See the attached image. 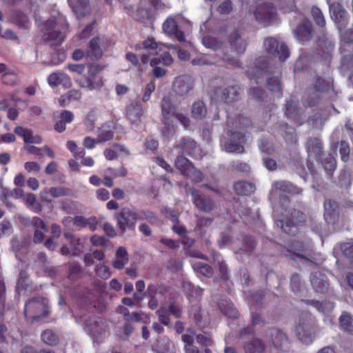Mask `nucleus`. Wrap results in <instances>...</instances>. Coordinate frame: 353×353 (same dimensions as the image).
<instances>
[{
	"label": "nucleus",
	"mask_w": 353,
	"mask_h": 353,
	"mask_svg": "<svg viewBox=\"0 0 353 353\" xmlns=\"http://www.w3.org/2000/svg\"><path fill=\"white\" fill-rule=\"evenodd\" d=\"M161 122L163 127L161 130V134L165 137H170L176 133L178 125L176 121H179L187 130L190 125V120L188 113L179 110L173 103L169 96H164L161 103Z\"/></svg>",
	"instance_id": "nucleus-1"
},
{
	"label": "nucleus",
	"mask_w": 353,
	"mask_h": 353,
	"mask_svg": "<svg viewBox=\"0 0 353 353\" xmlns=\"http://www.w3.org/2000/svg\"><path fill=\"white\" fill-rule=\"evenodd\" d=\"M68 31L69 24L61 14L50 18L43 23L42 27L44 39L55 41L59 46L65 40Z\"/></svg>",
	"instance_id": "nucleus-2"
},
{
	"label": "nucleus",
	"mask_w": 353,
	"mask_h": 353,
	"mask_svg": "<svg viewBox=\"0 0 353 353\" xmlns=\"http://www.w3.org/2000/svg\"><path fill=\"white\" fill-rule=\"evenodd\" d=\"M281 255L296 263L312 264L311 255L303 241L292 240L287 243L281 250Z\"/></svg>",
	"instance_id": "nucleus-3"
},
{
	"label": "nucleus",
	"mask_w": 353,
	"mask_h": 353,
	"mask_svg": "<svg viewBox=\"0 0 353 353\" xmlns=\"http://www.w3.org/2000/svg\"><path fill=\"white\" fill-rule=\"evenodd\" d=\"M23 314L28 322L33 323L48 317L50 314L48 300L34 297L26 302Z\"/></svg>",
	"instance_id": "nucleus-4"
},
{
	"label": "nucleus",
	"mask_w": 353,
	"mask_h": 353,
	"mask_svg": "<svg viewBox=\"0 0 353 353\" xmlns=\"http://www.w3.org/2000/svg\"><path fill=\"white\" fill-rule=\"evenodd\" d=\"M103 70V66L98 63H91L88 65L87 74L81 77L77 80L78 85L88 90L100 89L103 83L102 79L99 76Z\"/></svg>",
	"instance_id": "nucleus-5"
},
{
	"label": "nucleus",
	"mask_w": 353,
	"mask_h": 353,
	"mask_svg": "<svg viewBox=\"0 0 353 353\" xmlns=\"http://www.w3.org/2000/svg\"><path fill=\"white\" fill-rule=\"evenodd\" d=\"M149 4L155 10H160L165 8V4L161 0H140L139 7L136 12H133L132 8L125 7L128 14L132 16L136 21L145 23L153 18V13L150 8H145Z\"/></svg>",
	"instance_id": "nucleus-6"
},
{
	"label": "nucleus",
	"mask_w": 353,
	"mask_h": 353,
	"mask_svg": "<svg viewBox=\"0 0 353 353\" xmlns=\"http://www.w3.org/2000/svg\"><path fill=\"white\" fill-rule=\"evenodd\" d=\"M296 333L299 341L305 344H310L316 336V325L314 318L310 314H305L299 319L296 326Z\"/></svg>",
	"instance_id": "nucleus-7"
},
{
	"label": "nucleus",
	"mask_w": 353,
	"mask_h": 353,
	"mask_svg": "<svg viewBox=\"0 0 353 353\" xmlns=\"http://www.w3.org/2000/svg\"><path fill=\"white\" fill-rule=\"evenodd\" d=\"M139 214L134 209L125 207L116 215L117 226L120 232L123 234L127 230L134 232Z\"/></svg>",
	"instance_id": "nucleus-8"
},
{
	"label": "nucleus",
	"mask_w": 353,
	"mask_h": 353,
	"mask_svg": "<svg viewBox=\"0 0 353 353\" xmlns=\"http://www.w3.org/2000/svg\"><path fill=\"white\" fill-rule=\"evenodd\" d=\"M174 165L183 176L190 178L194 182H201L203 179V173L197 170L193 163L183 154L177 155Z\"/></svg>",
	"instance_id": "nucleus-9"
},
{
	"label": "nucleus",
	"mask_w": 353,
	"mask_h": 353,
	"mask_svg": "<svg viewBox=\"0 0 353 353\" xmlns=\"http://www.w3.org/2000/svg\"><path fill=\"white\" fill-rule=\"evenodd\" d=\"M316 44L318 55L327 64V65H330L332 58L334 43L328 37L327 34L324 31V30H320L318 34Z\"/></svg>",
	"instance_id": "nucleus-10"
},
{
	"label": "nucleus",
	"mask_w": 353,
	"mask_h": 353,
	"mask_svg": "<svg viewBox=\"0 0 353 353\" xmlns=\"http://www.w3.org/2000/svg\"><path fill=\"white\" fill-rule=\"evenodd\" d=\"M240 87L238 85L227 87L215 88L212 97L217 101H221L227 104L236 102L240 99Z\"/></svg>",
	"instance_id": "nucleus-11"
},
{
	"label": "nucleus",
	"mask_w": 353,
	"mask_h": 353,
	"mask_svg": "<svg viewBox=\"0 0 353 353\" xmlns=\"http://www.w3.org/2000/svg\"><path fill=\"white\" fill-rule=\"evenodd\" d=\"M263 44L267 52L274 57H278L281 61H285L290 56L288 46L284 43H280L274 37L265 39Z\"/></svg>",
	"instance_id": "nucleus-12"
},
{
	"label": "nucleus",
	"mask_w": 353,
	"mask_h": 353,
	"mask_svg": "<svg viewBox=\"0 0 353 353\" xmlns=\"http://www.w3.org/2000/svg\"><path fill=\"white\" fill-rule=\"evenodd\" d=\"M228 134L229 138L224 144L225 151L231 153H243L244 147L242 143L245 141V132L230 130Z\"/></svg>",
	"instance_id": "nucleus-13"
},
{
	"label": "nucleus",
	"mask_w": 353,
	"mask_h": 353,
	"mask_svg": "<svg viewBox=\"0 0 353 353\" xmlns=\"http://www.w3.org/2000/svg\"><path fill=\"white\" fill-rule=\"evenodd\" d=\"M176 148L180 150V154H187L194 159H201L203 151L197 143L188 137H183Z\"/></svg>",
	"instance_id": "nucleus-14"
},
{
	"label": "nucleus",
	"mask_w": 353,
	"mask_h": 353,
	"mask_svg": "<svg viewBox=\"0 0 353 353\" xmlns=\"http://www.w3.org/2000/svg\"><path fill=\"white\" fill-rule=\"evenodd\" d=\"M276 8L272 3L268 2L259 5L254 11L256 20L264 24L270 23L276 19Z\"/></svg>",
	"instance_id": "nucleus-15"
},
{
	"label": "nucleus",
	"mask_w": 353,
	"mask_h": 353,
	"mask_svg": "<svg viewBox=\"0 0 353 353\" xmlns=\"http://www.w3.org/2000/svg\"><path fill=\"white\" fill-rule=\"evenodd\" d=\"M194 87L193 78L188 74H183L175 78L172 88L175 93L180 96L188 94Z\"/></svg>",
	"instance_id": "nucleus-16"
},
{
	"label": "nucleus",
	"mask_w": 353,
	"mask_h": 353,
	"mask_svg": "<svg viewBox=\"0 0 353 353\" xmlns=\"http://www.w3.org/2000/svg\"><path fill=\"white\" fill-rule=\"evenodd\" d=\"M323 216L327 224L334 225L338 223L340 216L339 204L332 199H326L323 203Z\"/></svg>",
	"instance_id": "nucleus-17"
},
{
	"label": "nucleus",
	"mask_w": 353,
	"mask_h": 353,
	"mask_svg": "<svg viewBox=\"0 0 353 353\" xmlns=\"http://www.w3.org/2000/svg\"><path fill=\"white\" fill-rule=\"evenodd\" d=\"M268 341L276 349H281L289 343L287 333L282 329L272 327L268 331Z\"/></svg>",
	"instance_id": "nucleus-18"
},
{
	"label": "nucleus",
	"mask_w": 353,
	"mask_h": 353,
	"mask_svg": "<svg viewBox=\"0 0 353 353\" xmlns=\"http://www.w3.org/2000/svg\"><path fill=\"white\" fill-rule=\"evenodd\" d=\"M103 54L102 40L99 37L92 38L85 50V57L88 60L98 61Z\"/></svg>",
	"instance_id": "nucleus-19"
},
{
	"label": "nucleus",
	"mask_w": 353,
	"mask_h": 353,
	"mask_svg": "<svg viewBox=\"0 0 353 353\" xmlns=\"http://www.w3.org/2000/svg\"><path fill=\"white\" fill-rule=\"evenodd\" d=\"M193 203L195 206L200 210L209 212L214 208V204L213 201L208 196L201 194L197 190L191 191Z\"/></svg>",
	"instance_id": "nucleus-20"
},
{
	"label": "nucleus",
	"mask_w": 353,
	"mask_h": 353,
	"mask_svg": "<svg viewBox=\"0 0 353 353\" xmlns=\"http://www.w3.org/2000/svg\"><path fill=\"white\" fill-rule=\"evenodd\" d=\"M310 282L314 290L319 293L325 294L330 292V284L324 274L314 272L310 276Z\"/></svg>",
	"instance_id": "nucleus-21"
},
{
	"label": "nucleus",
	"mask_w": 353,
	"mask_h": 353,
	"mask_svg": "<svg viewBox=\"0 0 353 353\" xmlns=\"http://www.w3.org/2000/svg\"><path fill=\"white\" fill-rule=\"evenodd\" d=\"M255 67L253 71H248V74L251 79L256 81V83H259V79L261 77L265 75L269 67V59L267 57H259L256 59Z\"/></svg>",
	"instance_id": "nucleus-22"
},
{
	"label": "nucleus",
	"mask_w": 353,
	"mask_h": 353,
	"mask_svg": "<svg viewBox=\"0 0 353 353\" xmlns=\"http://www.w3.org/2000/svg\"><path fill=\"white\" fill-rule=\"evenodd\" d=\"M125 117L132 123L140 121L144 114V109L139 101H132L125 106Z\"/></svg>",
	"instance_id": "nucleus-23"
},
{
	"label": "nucleus",
	"mask_w": 353,
	"mask_h": 353,
	"mask_svg": "<svg viewBox=\"0 0 353 353\" xmlns=\"http://www.w3.org/2000/svg\"><path fill=\"white\" fill-rule=\"evenodd\" d=\"M296 38L301 42L309 41L312 36V23L305 19L297 26L294 31Z\"/></svg>",
	"instance_id": "nucleus-24"
},
{
	"label": "nucleus",
	"mask_w": 353,
	"mask_h": 353,
	"mask_svg": "<svg viewBox=\"0 0 353 353\" xmlns=\"http://www.w3.org/2000/svg\"><path fill=\"white\" fill-rule=\"evenodd\" d=\"M48 83L52 87L62 85L64 88H70L72 86V81L70 77L61 72L51 73L48 77Z\"/></svg>",
	"instance_id": "nucleus-25"
},
{
	"label": "nucleus",
	"mask_w": 353,
	"mask_h": 353,
	"mask_svg": "<svg viewBox=\"0 0 353 353\" xmlns=\"http://www.w3.org/2000/svg\"><path fill=\"white\" fill-rule=\"evenodd\" d=\"M163 29L168 34L175 37L179 41H185L184 33L179 28L177 22L174 18H167L163 24Z\"/></svg>",
	"instance_id": "nucleus-26"
},
{
	"label": "nucleus",
	"mask_w": 353,
	"mask_h": 353,
	"mask_svg": "<svg viewBox=\"0 0 353 353\" xmlns=\"http://www.w3.org/2000/svg\"><path fill=\"white\" fill-rule=\"evenodd\" d=\"M229 43L233 50L238 54H242L245 52L248 42L243 39L239 30H234L231 32L228 38Z\"/></svg>",
	"instance_id": "nucleus-27"
},
{
	"label": "nucleus",
	"mask_w": 353,
	"mask_h": 353,
	"mask_svg": "<svg viewBox=\"0 0 353 353\" xmlns=\"http://www.w3.org/2000/svg\"><path fill=\"white\" fill-rule=\"evenodd\" d=\"M14 132L21 137L26 144H41L42 143V137L40 135H34L31 130L25 128L22 126H17L14 129Z\"/></svg>",
	"instance_id": "nucleus-28"
},
{
	"label": "nucleus",
	"mask_w": 353,
	"mask_h": 353,
	"mask_svg": "<svg viewBox=\"0 0 353 353\" xmlns=\"http://www.w3.org/2000/svg\"><path fill=\"white\" fill-rule=\"evenodd\" d=\"M285 115L288 119L294 121L299 125L304 122L299 108H297L296 103L292 99L288 101L285 104Z\"/></svg>",
	"instance_id": "nucleus-29"
},
{
	"label": "nucleus",
	"mask_w": 353,
	"mask_h": 353,
	"mask_svg": "<svg viewBox=\"0 0 353 353\" xmlns=\"http://www.w3.org/2000/svg\"><path fill=\"white\" fill-rule=\"evenodd\" d=\"M68 1L78 19L83 17L88 12L89 0H68Z\"/></svg>",
	"instance_id": "nucleus-30"
},
{
	"label": "nucleus",
	"mask_w": 353,
	"mask_h": 353,
	"mask_svg": "<svg viewBox=\"0 0 353 353\" xmlns=\"http://www.w3.org/2000/svg\"><path fill=\"white\" fill-rule=\"evenodd\" d=\"M114 134V126L113 123L107 122L99 128L97 138L100 143H103L112 139Z\"/></svg>",
	"instance_id": "nucleus-31"
},
{
	"label": "nucleus",
	"mask_w": 353,
	"mask_h": 353,
	"mask_svg": "<svg viewBox=\"0 0 353 353\" xmlns=\"http://www.w3.org/2000/svg\"><path fill=\"white\" fill-rule=\"evenodd\" d=\"M274 185L276 190L291 195H299L303 192L301 188L287 181H276Z\"/></svg>",
	"instance_id": "nucleus-32"
},
{
	"label": "nucleus",
	"mask_w": 353,
	"mask_h": 353,
	"mask_svg": "<svg viewBox=\"0 0 353 353\" xmlns=\"http://www.w3.org/2000/svg\"><path fill=\"white\" fill-rule=\"evenodd\" d=\"M306 147L310 153L314 154L316 159H321V156L325 155L321 141L319 138H310L307 141Z\"/></svg>",
	"instance_id": "nucleus-33"
},
{
	"label": "nucleus",
	"mask_w": 353,
	"mask_h": 353,
	"mask_svg": "<svg viewBox=\"0 0 353 353\" xmlns=\"http://www.w3.org/2000/svg\"><path fill=\"white\" fill-rule=\"evenodd\" d=\"M305 303L313 306L317 311L324 315H329L334 308V303L331 301L320 302L316 300H306Z\"/></svg>",
	"instance_id": "nucleus-34"
},
{
	"label": "nucleus",
	"mask_w": 353,
	"mask_h": 353,
	"mask_svg": "<svg viewBox=\"0 0 353 353\" xmlns=\"http://www.w3.org/2000/svg\"><path fill=\"white\" fill-rule=\"evenodd\" d=\"M64 236L70 240L72 256H79L83 253L84 245L80 238L76 237L70 233H65Z\"/></svg>",
	"instance_id": "nucleus-35"
},
{
	"label": "nucleus",
	"mask_w": 353,
	"mask_h": 353,
	"mask_svg": "<svg viewBox=\"0 0 353 353\" xmlns=\"http://www.w3.org/2000/svg\"><path fill=\"white\" fill-rule=\"evenodd\" d=\"M243 348L245 353H264L265 345L262 339L254 338L245 343Z\"/></svg>",
	"instance_id": "nucleus-36"
},
{
	"label": "nucleus",
	"mask_w": 353,
	"mask_h": 353,
	"mask_svg": "<svg viewBox=\"0 0 353 353\" xmlns=\"http://www.w3.org/2000/svg\"><path fill=\"white\" fill-rule=\"evenodd\" d=\"M191 334H184L181 336V340L184 343V349L185 353H201L197 347L194 345V335L196 332L194 330H188Z\"/></svg>",
	"instance_id": "nucleus-37"
},
{
	"label": "nucleus",
	"mask_w": 353,
	"mask_h": 353,
	"mask_svg": "<svg viewBox=\"0 0 353 353\" xmlns=\"http://www.w3.org/2000/svg\"><path fill=\"white\" fill-rule=\"evenodd\" d=\"M233 187L235 192L241 196H249L255 191L254 184L245 181L236 182Z\"/></svg>",
	"instance_id": "nucleus-38"
},
{
	"label": "nucleus",
	"mask_w": 353,
	"mask_h": 353,
	"mask_svg": "<svg viewBox=\"0 0 353 353\" xmlns=\"http://www.w3.org/2000/svg\"><path fill=\"white\" fill-rule=\"evenodd\" d=\"M316 160L322 164L324 170L329 175L332 174L336 168V161L332 154L325 153V155L321 156V159Z\"/></svg>",
	"instance_id": "nucleus-39"
},
{
	"label": "nucleus",
	"mask_w": 353,
	"mask_h": 353,
	"mask_svg": "<svg viewBox=\"0 0 353 353\" xmlns=\"http://www.w3.org/2000/svg\"><path fill=\"white\" fill-rule=\"evenodd\" d=\"M276 223L277 226L281 227L284 233L288 235L294 236L299 232L298 225L290 219L278 220Z\"/></svg>",
	"instance_id": "nucleus-40"
},
{
	"label": "nucleus",
	"mask_w": 353,
	"mask_h": 353,
	"mask_svg": "<svg viewBox=\"0 0 353 353\" xmlns=\"http://www.w3.org/2000/svg\"><path fill=\"white\" fill-rule=\"evenodd\" d=\"M219 307L223 314L232 319L239 317V311L230 301H224L219 303Z\"/></svg>",
	"instance_id": "nucleus-41"
},
{
	"label": "nucleus",
	"mask_w": 353,
	"mask_h": 353,
	"mask_svg": "<svg viewBox=\"0 0 353 353\" xmlns=\"http://www.w3.org/2000/svg\"><path fill=\"white\" fill-rule=\"evenodd\" d=\"M330 12L331 17L337 23L341 22L346 15V10L337 2H334L330 5Z\"/></svg>",
	"instance_id": "nucleus-42"
},
{
	"label": "nucleus",
	"mask_w": 353,
	"mask_h": 353,
	"mask_svg": "<svg viewBox=\"0 0 353 353\" xmlns=\"http://www.w3.org/2000/svg\"><path fill=\"white\" fill-rule=\"evenodd\" d=\"M192 117L195 119H203L207 114V108L203 101L198 100L192 105Z\"/></svg>",
	"instance_id": "nucleus-43"
},
{
	"label": "nucleus",
	"mask_w": 353,
	"mask_h": 353,
	"mask_svg": "<svg viewBox=\"0 0 353 353\" xmlns=\"http://www.w3.org/2000/svg\"><path fill=\"white\" fill-rule=\"evenodd\" d=\"M41 338L44 343L50 346H55L59 342V336L50 329L44 330L41 335Z\"/></svg>",
	"instance_id": "nucleus-44"
},
{
	"label": "nucleus",
	"mask_w": 353,
	"mask_h": 353,
	"mask_svg": "<svg viewBox=\"0 0 353 353\" xmlns=\"http://www.w3.org/2000/svg\"><path fill=\"white\" fill-rule=\"evenodd\" d=\"M314 90L319 93L328 92L333 88V84L330 81H326L319 77H316L313 83Z\"/></svg>",
	"instance_id": "nucleus-45"
},
{
	"label": "nucleus",
	"mask_w": 353,
	"mask_h": 353,
	"mask_svg": "<svg viewBox=\"0 0 353 353\" xmlns=\"http://www.w3.org/2000/svg\"><path fill=\"white\" fill-rule=\"evenodd\" d=\"M267 84L269 90L272 92L278 98L283 95L281 79L278 77H270L267 79Z\"/></svg>",
	"instance_id": "nucleus-46"
},
{
	"label": "nucleus",
	"mask_w": 353,
	"mask_h": 353,
	"mask_svg": "<svg viewBox=\"0 0 353 353\" xmlns=\"http://www.w3.org/2000/svg\"><path fill=\"white\" fill-rule=\"evenodd\" d=\"M104 259V252L99 250H95L84 255V262L87 264H93L95 262H101Z\"/></svg>",
	"instance_id": "nucleus-47"
},
{
	"label": "nucleus",
	"mask_w": 353,
	"mask_h": 353,
	"mask_svg": "<svg viewBox=\"0 0 353 353\" xmlns=\"http://www.w3.org/2000/svg\"><path fill=\"white\" fill-rule=\"evenodd\" d=\"M353 43V29H348L344 31L341 35V47L340 51L341 54H344L347 50V46Z\"/></svg>",
	"instance_id": "nucleus-48"
},
{
	"label": "nucleus",
	"mask_w": 353,
	"mask_h": 353,
	"mask_svg": "<svg viewBox=\"0 0 353 353\" xmlns=\"http://www.w3.org/2000/svg\"><path fill=\"white\" fill-rule=\"evenodd\" d=\"M116 259L113 261L112 265H125L129 261V256L127 249L125 247H119L115 253Z\"/></svg>",
	"instance_id": "nucleus-49"
},
{
	"label": "nucleus",
	"mask_w": 353,
	"mask_h": 353,
	"mask_svg": "<svg viewBox=\"0 0 353 353\" xmlns=\"http://www.w3.org/2000/svg\"><path fill=\"white\" fill-rule=\"evenodd\" d=\"M173 63V59L169 52H163L159 57L152 58L150 60L151 66H156L159 63L165 65H170Z\"/></svg>",
	"instance_id": "nucleus-50"
},
{
	"label": "nucleus",
	"mask_w": 353,
	"mask_h": 353,
	"mask_svg": "<svg viewBox=\"0 0 353 353\" xmlns=\"http://www.w3.org/2000/svg\"><path fill=\"white\" fill-rule=\"evenodd\" d=\"M13 19L15 24L20 28L28 29L30 27L31 22L28 17L23 12H17Z\"/></svg>",
	"instance_id": "nucleus-51"
},
{
	"label": "nucleus",
	"mask_w": 353,
	"mask_h": 353,
	"mask_svg": "<svg viewBox=\"0 0 353 353\" xmlns=\"http://www.w3.org/2000/svg\"><path fill=\"white\" fill-rule=\"evenodd\" d=\"M339 323L341 327L345 331H353V319L346 312L341 314L339 318Z\"/></svg>",
	"instance_id": "nucleus-52"
},
{
	"label": "nucleus",
	"mask_w": 353,
	"mask_h": 353,
	"mask_svg": "<svg viewBox=\"0 0 353 353\" xmlns=\"http://www.w3.org/2000/svg\"><path fill=\"white\" fill-rule=\"evenodd\" d=\"M139 220L140 221H147L150 224H155L158 221V217L156 214L149 210H142L139 212Z\"/></svg>",
	"instance_id": "nucleus-53"
},
{
	"label": "nucleus",
	"mask_w": 353,
	"mask_h": 353,
	"mask_svg": "<svg viewBox=\"0 0 353 353\" xmlns=\"http://www.w3.org/2000/svg\"><path fill=\"white\" fill-rule=\"evenodd\" d=\"M339 248L343 254L353 261V239L339 243Z\"/></svg>",
	"instance_id": "nucleus-54"
},
{
	"label": "nucleus",
	"mask_w": 353,
	"mask_h": 353,
	"mask_svg": "<svg viewBox=\"0 0 353 353\" xmlns=\"http://www.w3.org/2000/svg\"><path fill=\"white\" fill-rule=\"evenodd\" d=\"M143 48L151 55L157 54L159 44L155 41L154 38H148L143 42Z\"/></svg>",
	"instance_id": "nucleus-55"
},
{
	"label": "nucleus",
	"mask_w": 353,
	"mask_h": 353,
	"mask_svg": "<svg viewBox=\"0 0 353 353\" xmlns=\"http://www.w3.org/2000/svg\"><path fill=\"white\" fill-rule=\"evenodd\" d=\"M311 14L316 24L321 28L325 26V20L321 10L316 6H313L311 10Z\"/></svg>",
	"instance_id": "nucleus-56"
},
{
	"label": "nucleus",
	"mask_w": 353,
	"mask_h": 353,
	"mask_svg": "<svg viewBox=\"0 0 353 353\" xmlns=\"http://www.w3.org/2000/svg\"><path fill=\"white\" fill-rule=\"evenodd\" d=\"M28 279V274L26 270H21L19 272V278L18 279L16 291L20 294L22 291L26 290L28 285L26 280Z\"/></svg>",
	"instance_id": "nucleus-57"
},
{
	"label": "nucleus",
	"mask_w": 353,
	"mask_h": 353,
	"mask_svg": "<svg viewBox=\"0 0 353 353\" xmlns=\"http://www.w3.org/2000/svg\"><path fill=\"white\" fill-rule=\"evenodd\" d=\"M86 221L87 219L82 216H76L73 219L71 217H65L63 221V224H66L67 223L73 222L74 226L79 229L86 228Z\"/></svg>",
	"instance_id": "nucleus-58"
},
{
	"label": "nucleus",
	"mask_w": 353,
	"mask_h": 353,
	"mask_svg": "<svg viewBox=\"0 0 353 353\" xmlns=\"http://www.w3.org/2000/svg\"><path fill=\"white\" fill-rule=\"evenodd\" d=\"M160 323L165 326L170 325V312L165 307H161L157 311Z\"/></svg>",
	"instance_id": "nucleus-59"
},
{
	"label": "nucleus",
	"mask_w": 353,
	"mask_h": 353,
	"mask_svg": "<svg viewBox=\"0 0 353 353\" xmlns=\"http://www.w3.org/2000/svg\"><path fill=\"white\" fill-rule=\"evenodd\" d=\"M120 312L123 315V319L126 321L139 322L141 320V316L138 312H132L130 314L128 310L125 307H121Z\"/></svg>",
	"instance_id": "nucleus-60"
},
{
	"label": "nucleus",
	"mask_w": 353,
	"mask_h": 353,
	"mask_svg": "<svg viewBox=\"0 0 353 353\" xmlns=\"http://www.w3.org/2000/svg\"><path fill=\"white\" fill-rule=\"evenodd\" d=\"M248 95L257 101H262L265 96V92L261 88H252L248 91Z\"/></svg>",
	"instance_id": "nucleus-61"
},
{
	"label": "nucleus",
	"mask_w": 353,
	"mask_h": 353,
	"mask_svg": "<svg viewBox=\"0 0 353 353\" xmlns=\"http://www.w3.org/2000/svg\"><path fill=\"white\" fill-rule=\"evenodd\" d=\"M66 148L73 153V156L77 159L83 157L85 152L83 149H78L77 143L74 141H68L66 143Z\"/></svg>",
	"instance_id": "nucleus-62"
},
{
	"label": "nucleus",
	"mask_w": 353,
	"mask_h": 353,
	"mask_svg": "<svg viewBox=\"0 0 353 353\" xmlns=\"http://www.w3.org/2000/svg\"><path fill=\"white\" fill-rule=\"evenodd\" d=\"M339 153L343 161L346 162L349 159L350 148L349 143L345 141H341L339 143Z\"/></svg>",
	"instance_id": "nucleus-63"
},
{
	"label": "nucleus",
	"mask_w": 353,
	"mask_h": 353,
	"mask_svg": "<svg viewBox=\"0 0 353 353\" xmlns=\"http://www.w3.org/2000/svg\"><path fill=\"white\" fill-rule=\"evenodd\" d=\"M242 245V250L245 252H248L250 254L254 250L256 246V241L252 237L246 236L243 239Z\"/></svg>",
	"instance_id": "nucleus-64"
}]
</instances>
